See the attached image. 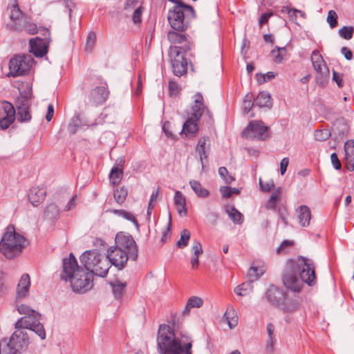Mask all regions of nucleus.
<instances>
[{"instance_id": "obj_22", "label": "nucleus", "mask_w": 354, "mask_h": 354, "mask_svg": "<svg viewBox=\"0 0 354 354\" xmlns=\"http://www.w3.org/2000/svg\"><path fill=\"white\" fill-rule=\"evenodd\" d=\"M124 164V159L120 157L116 160L115 165L112 167L109 179L113 185H118L121 181L123 177Z\"/></svg>"}, {"instance_id": "obj_46", "label": "nucleus", "mask_w": 354, "mask_h": 354, "mask_svg": "<svg viewBox=\"0 0 354 354\" xmlns=\"http://www.w3.org/2000/svg\"><path fill=\"white\" fill-rule=\"evenodd\" d=\"M314 135L316 140L324 141L330 137V133L327 129H320L316 130Z\"/></svg>"}, {"instance_id": "obj_44", "label": "nucleus", "mask_w": 354, "mask_h": 354, "mask_svg": "<svg viewBox=\"0 0 354 354\" xmlns=\"http://www.w3.org/2000/svg\"><path fill=\"white\" fill-rule=\"evenodd\" d=\"M220 192L222 194L223 197L227 198L231 197L233 194H239L240 190L235 187L232 188L230 187L225 186L221 187L220 188Z\"/></svg>"}, {"instance_id": "obj_18", "label": "nucleus", "mask_w": 354, "mask_h": 354, "mask_svg": "<svg viewBox=\"0 0 354 354\" xmlns=\"http://www.w3.org/2000/svg\"><path fill=\"white\" fill-rule=\"evenodd\" d=\"M311 62L315 71L323 77L329 76V69L318 50H314L311 55Z\"/></svg>"}, {"instance_id": "obj_38", "label": "nucleus", "mask_w": 354, "mask_h": 354, "mask_svg": "<svg viewBox=\"0 0 354 354\" xmlns=\"http://www.w3.org/2000/svg\"><path fill=\"white\" fill-rule=\"evenodd\" d=\"M189 184L193 191L198 197L205 198L208 196V190L203 187L198 181L192 180L189 181Z\"/></svg>"}, {"instance_id": "obj_8", "label": "nucleus", "mask_w": 354, "mask_h": 354, "mask_svg": "<svg viewBox=\"0 0 354 354\" xmlns=\"http://www.w3.org/2000/svg\"><path fill=\"white\" fill-rule=\"evenodd\" d=\"M10 19V22L7 24V28L12 31L25 32L31 35L37 34L39 31L37 24L30 20V17L21 11L16 0L12 6Z\"/></svg>"}, {"instance_id": "obj_39", "label": "nucleus", "mask_w": 354, "mask_h": 354, "mask_svg": "<svg viewBox=\"0 0 354 354\" xmlns=\"http://www.w3.org/2000/svg\"><path fill=\"white\" fill-rule=\"evenodd\" d=\"M253 95L252 93H248L243 100L242 104V111L244 114H248L250 112L252 107L255 105L254 101L252 102Z\"/></svg>"}, {"instance_id": "obj_11", "label": "nucleus", "mask_w": 354, "mask_h": 354, "mask_svg": "<svg viewBox=\"0 0 354 354\" xmlns=\"http://www.w3.org/2000/svg\"><path fill=\"white\" fill-rule=\"evenodd\" d=\"M268 127L261 120L250 121L243 131V136L248 139L265 140L269 137Z\"/></svg>"}, {"instance_id": "obj_52", "label": "nucleus", "mask_w": 354, "mask_h": 354, "mask_svg": "<svg viewBox=\"0 0 354 354\" xmlns=\"http://www.w3.org/2000/svg\"><path fill=\"white\" fill-rule=\"evenodd\" d=\"M279 49V47L276 46L274 49L271 51V55L273 57L274 62L276 63H281L284 59L282 56L281 51Z\"/></svg>"}, {"instance_id": "obj_60", "label": "nucleus", "mask_w": 354, "mask_h": 354, "mask_svg": "<svg viewBox=\"0 0 354 354\" xmlns=\"http://www.w3.org/2000/svg\"><path fill=\"white\" fill-rule=\"evenodd\" d=\"M77 196H73L72 198L68 202L64 207V211H70L73 209L77 205Z\"/></svg>"}, {"instance_id": "obj_59", "label": "nucleus", "mask_w": 354, "mask_h": 354, "mask_svg": "<svg viewBox=\"0 0 354 354\" xmlns=\"http://www.w3.org/2000/svg\"><path fill=\"white\" fill-rule=\"evenodd\" d=\"M330 160L331 163L333 165L334 168L337 170H339L341 169L342 165L340 161L338 159L337 155L336 153H333L330 155Z\"/></svg>"}, {"instance_id": "obj_25", "label": "nucleus", "mask_w": 354, "mask_h": 354, "mask_svg": "<svg viewBox=\"0 0 354 354\" xmlns=\"http://www.w3.org/2000/svg\"><path fill=\"white\" fill-rule=\"evenodd\" d=\"M299 305L300 301L299 298H290L285 295L284 300L281 301L278 308L283 313H292L298 310Z\"/></svg>"}, {"instance_id": "obj_53", "label": "nucleus", "mask_w": 354, "mask_h": 354, "mask_svg": "<svg viewBox=\"0 0 354 354\" xmlns=\"http://www.w3.org/2000/svg\"><path fill=\"white\" fill-rule=\"evenodd\" d=\"M274 331V326L272 324L269 323L267 325V333L268 335V339L267 342L268 346H272L273 339H274V337H273Z\"/></svg>"}, {"instance_id": "obj_30", "label": "nucleus", "mask_w": 354, "mask_h": 354, "mask_svg": "<svg viewBox=\"0 0 354 354\" xmlns=\"http://www.w3.org/2000/svg\"><path fill=\"white\" fill-rule=\"evenodd\" d=\"M254 100L255 105L259 107L271 108L272 104L270 94L267 91L260 92Z\"/></svg>"}, {"instance_id": "obj_13", "label": "nucleus", "mask_w": 354, "mask_h": 354, "mask_svg": "<svg viewBox=\"0 0 354 354\" xmlns=\"http://www.w3.org/2000/svg\"><path fill=\"white\" fill-rule=\"evenodd\" d=\"M40 317L29 320L28 317H21L15 324V329H30L35 332L41 339H45L46 331L44 326L39 322Z\"/></svg>"}, {"instance_id": "obj_17", "label": "nucleus", "mask_w": 354, "mask_h": 354, "mask_svg": "<svg viewBox=\"0 0 354 354\" xmlns=\"http://www.w3.org/2000/svg\"><path fill=\"white\" fill-rule=\"evenodd\" d=\"M109 96V91L105 86H97L91 90L88 96V102L92 106H97L104 103Z\"/></svg>"}, {"instance_id": "obj_61", "label": "nucleus", "mask_w": 354, "mask_h": 354, "mask_svg": "<svg viewBox=\"0 0 354 354\" xmlns=\"http://www.w3.org/2000/svg\"><path fill=\"white\" fill-rule=\"evenodd\" d=\"M333 79L337 83L339 88L343 87V79L342 74L333 71Z\"/></svg>"}, {"instance_id": "obj_5", "label": "nucleus", "mask_w": 354, "mask_h": 354, "mask_svg": "<svg viewBox=\"0 0 354 354\" xmlns=\"http://www.w3.org/2000/svg\"><path fill=\"white\" fill-rule=\"evenodd\" d=\"M80 261L88 271L102 277L106 275L112 265L109 252L105 255L97 250L84 252L80 257Z\"/></svg>"}, {"instance_id": "obj_6", "label": "nucleus", "mask_w": 354, "mask_h": 354, "mask_svg": "<svg viewBox=\"0 0 354 354\" xmlns=\"http://www.w3.org/2000/svg\"><path fill=\"white\" fill-rule=\"evenodd\" d=\"M25 238L15 232L13 225H8L0 241V252L7 259H13L22 251Z\"/></svg>"}, {"instance_id": "obj_54", "label": "nucleus", "mask_w": 354, "mask_h": 354, "mask_svg": "<svg viewBox=\"0 0 354 354\" xmlns=\"http://www.w3.org/2000/svg\"><path fill=\"white\" fill-rule=\"evenodd\" d=\"M259 185L261 191L268 192L274 187V185L272 180H270L263 183L261 178H259Z\"/></svg>"}, {"instance_id": "obj_41", "label": "nucleus", "mask_w": 354, "mask_h": 354, "mask_svg": "<svg viewBox=\"0 0 354 354\" xmlns=\"http://www.w3.org/2000/svg\"><path fill=\"white\" fill-rule=\"evenodd\" d=\"M264 272L263 269L252 266L248 270V276L249 279L254 281L257 280Z\"/></svg>"}, {"instance_id": "obj_45", "label": "nucleus", "mask_w": 354, "mask_h": 354, "mask_svg": "<svg viewBox=\"0 0 354 354\" xmlns=\"http://www.w3.org/2000/svg\"><path fill=\"white\" fill-rule=\"evenodd\" d=\"M95 40H96V35L94 32H90L88 34V36H87V38H86V46H85V50L88 52V53H91L92 49H93V46L95 42Z\"/></svg>"}, {"instance_id": "obj_14", "label": "nucleus", "mask_w": 354, "mask_h": 354, "mask_svg": "<svg viewBox=\"0 0 354 354\" xmlns=\"http://www.w3.org/2000/svg\"><path fill=\"white\" fill-rule=\"evenodd\" d=\"M15 117L16 111L12 104L8 102H4L0 109V127L2 129H8L15 121Z\"/></svg>"}, {"instance_id": "obj_29", "label": "nucleus", "mask_w": 354, "mask_h": 354, "mask_svg": "<svg viewBox=\"0 0 354 354\" xmlns=\"http://www.w3.org/2000/svg\"><path fill=\"white\" fill-rule=\"evenodd\" d=\"M86 126H88L86 122L81 118L80 115H77L71 119L68 126V131L70 134L73 135L78 129Z\"/></svg>"}, {"instance_id": "obj_47", "label": "nucleus", "mask_w": 354, "mask_h": 354, "mask_svg": "<svg viewBox=\"0 0 354 354\" xmlns=\"http://www.w3.org/2000/svg\"><path fill=\"white\" fill-rule=\"evenodd\" d=\"M218 174L227 184L231 183L234 180L232 176L229 175L228 171L225 167H221L218 169Z\"/></svg>"}, {"instance_id": "obj_35", "label": "nucleus", "mask_w": 354, "mask_h": 354, "mask_svg": "<svg viewBox=\"0 0 354 354\" xmlns=\"http://www.w3.org/2000/svg\"><path fill=\"white\" fill-rule=\"evenodd\" d=\"M17 310L19 314L26 315L24 317H28L29 320L41 317L40 314L25 304L17 306Z\"/></svg>"}, {"instance_id": "obj_3", "label": "nucleus", "mask_w": 354, "mask_h": 354, "mask_svg": "<svg viewBox=\"0 0 354 354\" xmlns=\"http://www.w3.org/2000/svg\"><path fill=\"white\" fill-rule=\"evenodd\" d=\"M93 275L86 269L80 267L73 253L68 258L63 259V271L61 279L70 281L72 290L77 292H84L93 286Z\"/></svg>"}, {"instance_id": "obj_27", "label": "nucleus", "mask_w": 354, "mask_h": 354, "mask_svg": "<svg viewBox=\"0 0 354 354\" xmlns=\"http://www.w3.org/2000/svg\"><path fill=\"white\" fill-rule=\"evenodd\" d=\"M296 212L300 225L303 227H308L311 218V212L309 207L306 205H301L297 209Z\"/></svg>"}, {"instance_id": "obj_24", "label": "nucleus", "mask_w": 354, "mask_h": 354, "mask_svg": "<svg viewBox=\"0 0 354 354\" xmlns=\"http://www.w3.org/2000/svg\"><path fill=\"white\" fill-rule=\"evenodd\" d=\"M345 164L348 170L354 171V140H348L344 143Z\"/></svg>"}, {"instance_id": "obj_42", "label": "nucleus", "mask_w": 354, "mask_h": 354, "mask_svg": "<svg viewBox=\"0 0 354 354\" xmlns=\"http://www.w3.org/2000/svg\"><path fill=\"white\" fill-rule=\"evenodd\" d=\"M190 239V232L184 229L181 232V236L180 240H178L176 243L177 247L180 248H183L186 247L188 244L189 240Z\"/></svg>"}, {"instance_id": "obj_19", "label": "nucleus", "mask_w": 354, "mask_h": 354, "mask_svg": "<svg viewBox=\"0 0 354 354\" xmlns=\"http://www.w3.org/2000/svg\"><path fill=\"white\" fill-rule=\"evenodd\" d=\"M283 291L274 286H271L268 289L266 297L270 305L279 308L281 301L284 300Z\"/></svg>"}, {"instance_id": "obj_15", "label": "nucleus", "mask_w": 354, "mask_h": 354, "mask_svg": "<svg viewBox=\"0 0 354 354\" xmlns=\"http://www.w3.org/2000/svg\"><path fill=\"white\" fill-rule=\"evenodd\" d=\"M194 104L192 106V113L191 116L194 117L196 120H199L203 114H205L208 117L209 121L212 122L213 120L212 115L207 107L205 106L202 94L197 93L194 96Z\"/></svg>"}, {"instance_id": "obj_26", "label": "nucleus", "mask_w": 354, "mask_h": 354, "mask_svg": "<svg viewBox=\"0 0 354 354\" xmlns=\"http://www.w3.org/2000/svg\"><path fill=\"white\" fill-rule=\"evenodd\" d=\"M46 192L44 188L33 187L28 192V200L35 207L38 206L45 199Z\"/></svg>"}, {"instance_id": "obj_36", "label": "nucleus", "mask_w": 354, "mask_h": 354, "mask_svg": "<svg viewBox=\"0 0 354 354\" xmlns=\"http://www.w3.org/2000/svg\"><path fill=\"white\" fill-rule=\"evenodd\" d=\"M110 212L114 214L115 215H117L120 217H122L127 221L132 222L137 229L139 228L138 223L135 216L132 213L124 209H111L110 210Z\"/></svg>"}, {"instance_id": "obj_55", "label": "nucleus", "mask_w": 354, "mask_h": 354, "mask_svg": "<svg viewBox=\"0 0 354 354\" xmlns=\"http://www.w3.org/2000/svg\"><path fill=\"white\" fill-rule=\"evenodd\" d=\"M192 251L194 257H199L203 253L202 245L199 241L195 240L193 242Z\"/></svg>"}, {"instance_id": "obj_57", "label": "nucleus", "mask_w": 354, "mask_h": 354, "mask_svg": "<svg viewBox=\"0 0 354 354\" xmlns=\"http://www.w3.org/2000/svg\"><path fill=\"white\" fill-rule=\"evenodd\" d=\"M169 90L171 95H176L179 93L180 88L176 82L170 80L169 82Z\"/></svg>"}, {"instance_id": "obj_56", "label": "nucleus", "mask_w": 354, "mask_h": 354, "mask_svg": "<svg viewBox=\"0 0 354 354\" xmlns=\"http://www.w3.org/2000/svg\"><path fill=\"white\" fill-rule=\"evenodd\" d=\"M174 203L176 206L186 205L185 198L180 191L175 192Z\"/></svg>"}, {"instance_id": "obj_49", "label": "nucleus", "mask_w": 354, "mask_h": 354, "mask_svg": "<svg viewBox=\"0 0 354 354\" xmlns=\"http://www.w3.org/2000/svg\"><path fill=\"white\" fill-rule=\"evenodd\" d=\"M187 303L189 306L192 308H200L203 304V300L202 298L196 296L191 297L188 300Z\"/></svg>"}, {"instance_id": "obj_48", "label": "nucleus", "mask_w": 354, "mask_h": 354, "mask_svg": "<svg viewBox=\"0 0 354 354\" xmlns=\"http://www.w3.org/2000/svg\"><path fill=\"white\" fill-rule=\"evenodd\" d=\"M337 15L335 10H330L328 13L326 21L331 28H335L337 24Z\"/></svg>"}, {"instance_id": "obj_40", "label": "nucleus", "mask_w": 354, "mask_h": 354, "mask_svg": "<svg viewBox=\"0 0 354 354\" xmlns=\"http://www.w3.org/2000/svg\"><path fill=\"white\" fill-rule=\"evenodd\" d=\"M128 192L127 188L124 187H121L120 188L116 189L114 190L113 196L115 200V201L119 203L122 204L124 202L127 196Z\"/></svg>"}, {"instance_id": "obj_37", "label": "nucleus", "mask_w": 354, "mask_h": 354, "mask_svg": "<svg viewBox=\"0 0 354 354\" xmlns=\"http://www.w3.org/2000/svg\"><path fill=\"white\" fill-rule=\"evenodd\" d=\"M252 283L253 281L252 280L248 279V281H246L238 286L234 289V292L239 296H245L252 291Z\"/></svg>"}, {"instance_id": "obj_34", "label": "nucleus", "mask_w": 354, "mask_h": 354, "mask_svg": "<svg viewBox=\"0 0 354 354\" xmlns=\"http://www.w3.org/2000/svg\"><path fill=\"white\" fill-rule=\"evenodd\" d=\"M225 212L234 224H241L243 222V215L233 206H227Z\"/></svg>"}, {"instance_id": "obj_51", "label": "nucleus", "mask_w": 354, "mask_h": 354, "mask_svg": "<svg viewBox=\"0 0 354 354\" xmlns=\"http://www.w3.org/2000/svg\"><path fill=\"white\" fill-rule=\"evenodd\" d=\"M171 217L169 215V222L166 228L162 231L161 241L165 243L167 239H169L171 236Z\"/></svg>"}, {"instance_id": "obj_12", "label": "nucleus", "mask_w": 354, "mask_h": 354, "mask_svg": "<svg viewBox=\"0 0 354 354\" xmlns=\"http://www.w3.org/2000/svg\"><path fill=\"white\" fill-rule=\"evenodd\" d=\"M184 53L178 48H170L169 57L175 75L180 77L187 71V62L184 57Z\"/></svg>"}, {"instance_id": "obj_4", "label": "nucleus", "mask_w": 354, "mask_h": 354, "mask_svg": "<svg viewBox=\"0 0 354 354\" xmlns=\"http://www.w3.org/2000/svg\"><path fill=\"white\" fill-rule=\"evenodd\" d=\"M112 265L122 269L128 259L136 260L138 247L133 236L125 232H118L115 239V247L109 250Z\"/></svg>"}, {"instance_id": "obj_10", "label": "nucleus", "mask_w": 354, "mask_h": 354, "mask_svg": "<svg viewBox=\"0 0 354 354\" xmlns=\"http://www.w3.org/2000/svg\"><path fill=\"white\" fill-rule=\"evenodd\" d=\"M34 59L30 55H17L10 59L9 62L8 76L18 77L24 75L30 71Z\"/></svg>"}, {"instance_id": "obj_28", "label": "nucleus", "mask_w": 354, "mask_h": 354, "mask_svg": "<svg viewBox=\"0 0 354 354\" xmlns=\"http://www.w3.org/2000/svg\"><path fill=\"white\" fill-rule=\"evenodd\" d=\"M207 141H209V138L207 137H203L201 138L198 142L196 149L199 154L200 161L203 169L204 168L203 160L207 159L209 155V145H207Z\"/></svg>"}, {"instance_id": "obj_32", "label": "nucleus", "mask_w": 354, "mask_h": 354, "mask_svg": "<svg viewBox=\"0 0 354 354\" xmlns=\"http://www.w3.org/2000/svg\"><path fill=\"white\" fill-rule=\"evenodd\" d=\"M110 285L115 298L117 299L122 298L127 287V283L122 282L119 279H115L110 283Z\"/></svg>"}, {"instance_id": "obj_1", "label": "nucleus", "mask_w": 354, "mask_h": 354, "mask_svg": "<svg viewBox=\"0 0 354 354\" xmlns=\"http://www.w3.org/2000/svg\"><path fill=\"white\" fill-rule=\"evenodd\" d=\"M282 281L288 289L295 292H300L304 283L314 285L316 276L313 261L304 257H299L296 260L289 259L282 275Z\"/></svg>"}, {"instance_id": "obj_43", "label": "nucleus", "mask_w": 354, "mask_h": 354, "mask_svg": "<svg viewBox=\"0 0 354 354\" xmlns=\"http://www.w3.org/2000/svg\"><path fill=\"white\" fill-rule=\"evenodd\" d=\"M354 28L353 26H343L339 30V35L345 39H351L353 37Z\"/></svg>"}, {"instance_id": "obj_16", "label": "nucleus", "mask_w": 354, "mask_h": 354, "mask_svg": "<svg viewBox=\"0 0 354 354\" xmlns=\"http://www.w3.org/2000/svg\"><path fill=\"white\" fill-rule=\"evenodd\" d=\"M167 39L172 44H179L172 48H178L182 53H186L190 50V44L185 34L170 30L167 33Z\"/></svg>"}, {"instance_id": "obj_33", "label": "nucleus", "mask_w": 354, "mask_h": 354, "mask_svg": "<svg viewBox=\"0 0 354 354\" xmlns=\"http://www.w3.org/2000/svg\"><path fill=\"white\" fill-rule=\"evenodd\" d=\"M60 210L59 207L54 203H48L44 209V216L46 219H57L59 215Z\"/></svg>"}, {"instance_id": "obj_63", "label": "nucleus", "mask_w": 354, "mask_h": 354, "mask_svg": "<svg viewBox=\"0 0 354 354\" xmlns=\"http://www.w3.org/2000/svg\"><path fill=\"white\" fill-rule=\"evenodd\" d=\"M288 13L292 19H294V18L296 19V17H297L296 13H299L301 15V17H302L304 18L306 17V14L303 11L299 10L295 8L289 9L288 11Z\"/></svg>"}, {"instance_id": "obj_20", "label": "nucleus", "mask_w": 354, "mask_h": 354, "mask_svg": "<svg viewBox=\"0 0 354 354\" xmlns=\"http://www.w3.org/2000/svg\"><path fill=\"white\" fill-rule=\"evenodd\" d=\"M30 287V277L28 274H24L17 284L16 300L19 301L27 297Z\"/></svg>"}, {"instance_id": "obj_58", "label": "nucleus", "mask_w": 354, "mask_h": 354, "mask_svg": "<svg viewBox=\"0 0 354 354\" xmlns=\"http://www.w3.org/2000/svg\"><path fill=\"white\" fill-rule=\"evenodd\" d=\"M142 7L139 6L133 12L132 19L134 24H138L141 22V16L142 13Z\"/></svg>"}, {"instance_id": "obj_9", "label": "nucleus", "mask_w": 354, "mask_h": 354, "mask_svg": "<svg viewBox=\"0 0 354 354\" xmlns=\"http://www.w3.org/2000/svg\"><path fill=\"white\" fill-rule=\"evenodd\" d=\"M24 329H16L9 340L6 338L0 342V346L11 351V353L17 354L25 351L28 346L29 338L27 333Z\"/></svg>"}, {"instance_id": "obj_7", "label": "nucleus", "mask_w": 354, "mask_h": 354, "mask_svg": "<svg viewBox=\"0 0 354 354\" xmlns=\"http://www.w3.org/2000/svg\"><path fill=\"white\" fill-rule=\"evenodd\" d=\"M169 1L176 3L168 12L167 19L169 24L174 30L185 31L189 26L187 18L194 16V10L192 6L180 1Z\"/></svg>"}, {"instance_id": "obj_21", "label": "nucleus", "mask_w": 354, "mask_h": 354, "mask_svg": "<svg viewBox=\"0 0 354 354\" xmlns=\"http://www.w3.org/2000/svg\"><path fill=\"white\" fill-rule=\"evenodd\" d=\"M47 48V45L44 39L39 37L30 39L29 41L30 52L35 57H44L48 52Z\"/></svg>"}, {"instance_id": "obj_31", "label": "nucleus", "mask_w": 354, "mask_h": 354, "mask_svg": "<svg viewBox=\"0 0 354 354\" xmlns=\"http://www.w3.org/2000/svg\"><path fill=\"white\" fill-rule=\"evenodd\" d=\"M198 120L192 116L188 118L183 126L182 132L186 135L196 133L198 130Z\"/></svg>"}, {"instance_id": "obj_50", "label": "nucleus", "mask_w": 354, "mask_h": 354, "mask_svg": "<svg viewBox=\"0 0 354 354\" xmlns=\"http://www.w3.org/2000/svg\"><path fill=\"white\" fill-rule=\"evenodd\" d=\"M256 77H257V81L260 84H263L267 81H269V80H271L272 79H273L274 77V74L272 72H268L267 73L263 74V75L257 74Z\"/></svg>"}, {"instance_id": "obj_64", "label": "nucleus", "mask_w": 354, "mask_h": 354, "mask_svg": "<svg viewBox=\"0 0 354 354\" xmlns=\"http://www.w3.org/2000/svg\"><path fill=\"white\" fill-rule=\"evenodd\" d=\"M341 52L344 55V57L347 60H351L352 59L353 53H352L351 50H350L346 47H342L341 49Z\"/></svg>"}, {"instance_id": "obj_23", "label": "nucleus", "mask_w": 354, "mask_h": 354, "mask_svg": "<svg viewBox=\"0 0 354 354\" xmlns=\"http://www.w3.org/2000/svg\"><path fill=\"white\" fill-rule=\"evenodd\" d=\"M17 117L18 120L21 122H29L30 120L31 115L29 112L28 100L27 97H24L17 101Z\"/></svg>"}, {"instance_id": "obj_62", "label": "nucleus", "mask_w": 354, "mask_h": 354, "mask_svg": "<svg viewBox=\"0 0 354 354\" xmlns=\"http://www.w3.org/2000/svg\"><path fill=\"white\" fill-rule=\"evenodd\" d=\"M288 164H289L288 158H284L281 160V161L280 162V171H281V175H283L285 174V172L286 171Z\"/></svg>"}, {"instance_id": "obj_2", "label": "nucleus", "mask_w": 354, "mask_h": 354, "mask_svg": "<svg viewBox=\"0 0 354 354\" xmlns=\"http://www.w3.org/2000/svg\"><path fill=\"white\" fill-rule=\"evenodd\" d=\"M156 340L160 354H192V337L175 333L168 325H160Z\"/></svg>"}]
</instances>
